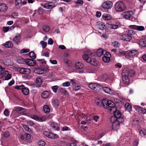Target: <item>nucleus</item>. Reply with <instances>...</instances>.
Returning a JSON list of instances; mask_svg holds the SVG:
<instances>
[{
  "instance_id": "nucleus-22",
  "label": "nucleus",
  "mask_w": 146,
  "mask_h": 146,
  "mask_svg": "<svg viewBox=\"0 0 146 146\" xmlns=\"http://www.w3.org/2000/svg\"><path fill=\"white\" fill-rule=\"evenodd\" d=\"M51 126L54 130H59V127L57 123L53 122L50 125Z\"/></svg>"
},
{
  "instance_id": "nucleus-47",
  "label": "nucleus",
  "mask_w": 146,
  "mask_h": 146,
  "mask_svg": "<svg viewBox=\"0 0 146 146\" xmlns=\"http://www.w3.org/2000/svg\"><path fill=\"white\" fill-rule=\"evenodd\" d=\"M46 118L45 116H42L41 117H38V121H44L46 120Z\"/></svg>"
},
{
  "instance_id": "nucleus-32",
  "label": "nucleus",
  "mask_w": 146,
  "mask_h": 146,
  "mask_svg": "<svg viewBox=\"0 0 146 146\" xmlns=\"http://www.w3.org/2000/svg\"><path fill=\"white\" fill-rule=\"evenodd\" d=\"M4 45L5 47L8 48L11 47L13 46L12 42L10 41L7 42L4 44Z\"/></svg>"
},
{
  "instance_id": "nucleus-14",
  "label": "nucleus",
  "mask_w": 146,
  "mask_h": 146,
  "mask_svg": "<svg viewBox=\"0 0 146 146\" xmlns=\"http://www.w3.org/2000/svg\"><path fill=\"white\" fill-rule=\"evenodd\" d=\"M43 6L46 9H50L54 7L55 5L54 3L50 2L44 4Z\"/></svg>"
},
{
  "instance_id": "nucleus-18",
  "label": "nucleus",
  "mask_w": 146,
  "mask_h": 146,
  "mask_svg": "<svg viewBox=\"0 0 146 146\" xmlns=\"http://www.w3.org/2000/svg\"><path fill=\"white\" fill-rule=\"evenodd\" d=\"M85 61L94 66H96L97 64V61L96 60L94 59H91V58H89L88 59Z\"/></svg>"
},
{
  "instance_id": "nucleus-50",
  "label": "nucleus",
  "mask_w": 146,
  "mask_h": 146,
  "mask_svg": "<svg viewBox=\"0 0 146 146\" xmlns=\"http://www.w3.org/2000/svg\"><path fill=\"white\" fill-rule=\"evenodd\" d=\"M12 114L14 117H17L19 116V114L15 111L14 110L13 111Z\"/></svg>"
},
{
  "instance_id": "nucleus-7",
  "label": "nucleus",
  "mask_w": 146,
  "mask_h": 146,
  "mask_svg": "<svg viewBox=\"0 0 146 146\" xmlns=\"http://www.w3.org/2000/svg\"><path fill=\"white\" fill-rule=\"evenodd\" d=\"M112 111L113 113L114 116L112 117H114L115 120H118L123 119V118L121 117V114L120 111L116 110L115 111Z\"/></svg>"
},
{
  "instance_id": "nucleus-19",
  "label": "nucleus",
  "mask_w": 146,
  "mask_h": 146,
  "mask_svg": "<svg viewBox=\"0 0 146 146\" xmlns=\"http://www.w3.org/2000/svg\"><path fill=\"white\" fill-rule=\"evenodd\" d=\"M7 6L5 4L0 3V11H5L7 10Z\"/></svg>"
},
{
  "instance_id": "nucleus-8",
  "label": "nucleus",
  "mask_w": 146,
  "mask_h": 146,
  "mask_svg": "<svg viewBox=\"0 0 146 146\" xmlns=\"http://www.w3.org/2000/svg\"><path fill=\"white\" fill-rule=\"evenodd\" d=\"M14 110L19 114H23L25 111V109L24 108L17 106L15 107Z\"/></svg>"
},
{
  "instance_id": "nucleus-4",
  "label": "nucleus",
  "mask_w": 146,
  "mask_h": 146,
  "mask_svg": "<svg viewBox=\"0 0 146 146\" xmlns=\"http://www.w3.org/2000/svg\"><path fill=\"white\" fill-rule=\"evenodd\" d=\"M113 3L110 1H107L104 2L101 5V7L105 9H110L112 7Z\"/></svg>"
},
{
  "instance_id": "nucleus-29",
  "label": "nucleus",
  "mask_w": 146,
  "mask_h": 146,
  "mask_svg": "<svg viewBox=\"0 0 146 146\" xmlns=\"http://www.w3.org/2000/svg\"><path fill=\"white\" fill-rule=\"evenodd\" d=\"M58 90L60 92L63 93L65 95H68L69 94L67 91H66L65 89L62 88H60Z\"/></svg>"
},
{
  "instance_id": "nucleus-59",
  "label": "nucleus",
  "mask_w": 146,
  "mask_h": 146,
  "mask_svg": "<svg viewBox=\"0 0 146 146\" xmlns=\"http://www.w3.org/2000/svg\"><path fill=\"white\" fill-rule=\"evenodd\" d=\"M9 29L10 28L9 27H4L3 28V30L4 32L6 33L9 31Z\"/></svg>"
},
{
  "instance_id": "nucleus-11",
  "label": "nucleus",
  "mask_w": 146,
  "mask_h": 146,
  "mask_svg": "<svg viewBox=\"0 0 146 146\" xmlns=\"http://www.w3.org/2000/svg\"><path fill=\"white\" fill-rule=\"evenodd\" d=\"M21 35L20 34H18L13 38L14 42L16 44H18L20 42Z\"/></svg>"
},
{
  "instance_id": "nucleus-39",
  "label": "nucleus",
  "mask_w": 146,
  "mask_h": 146,
  "mask_svg": "<svg viewBox=\"0 0 146 146\" xmlns=\"http://www.w3.org/2000/svg\"><path fill=\"white\" fill-rule=\"evenodd\" d=\"M103 61L105 62H108L110 60V57L104 56L102 58Z\"/></svg>"
},
{
  "instance_id": "nucleus-45",
  "label": "nucleus",
  "mask_w": 146,
  "mask_h": 146,
  "mask_svg": "<svg viewBox=\"0 0 146 146\" xmlns=\"http://www.w3.org/2000/svg\"><path fill=\"white\" fill-rule=\"evenodd\" d=\"M25 86L23 85L21 86H17L14 87L17 90H23Z\"/></svg>"
},
{
  "instance_id": "nucleus-20",
  "label": "nucleus",
  "mask_w": 146,
  "mask_h": 146,
  "mask_svg": "<svg viewBox=\"0 0 146 146\" xmlns=\"http://www.w3.org/2000/svg\"><path fill=\"white\" fill-rule=\"evenodd\" d=\"M106 52V50L102 49L100 48L97 50L96 52V55L99 57H101L102 55H103L104 52Z\"/></svg>"
},
{
  "instance_id": "nucleus-61",
  "label": "nucleus",
  "mask_w": 146,
  "mask_h": 146,
  "mask_svg": "<svg viewBox=\"0 0 146 146\" xmlns=\"http://www.w3.org/2000/svg\"><path fill=\"white\" fill-rule=\"evenodd\" d=\"M4 115L6 116H8L9 114V112L8 109H6L4 112Z\"/></svg>"
},
{
  "instance_id": "nucleus-56",
  "label": "nucleus",
  "mask_w": 146,
  "mask_h": 146,
  "mask_svg": "<svg viewBox=\"0 0 146 146\" xmlns=\"http://www.w3.org/2000/svg\"><path fill=\"white\" fill-rule=\"evenodd\" d=\"M108 78V76L106 74H104L102 76V79L103 81H106Z\"/></svg>"
},
{
  "instance_id": "nucleus-24",
  "label": "nucleus",
  "mask_w": 146,
  "mask_h": 146,
  "mask_svg": "<svg viewBox=\"0 0 146 146\" xmlns=\"http://www.w3.org/2000/svg\"><path fill=\"white\" fill-rule=\"evenodd\" d=\"M102 88L103 91L106 93L110 94H112V90L110 88L107 87H104Z\"/></svg>"
},
{
  "instance_id": "nucleus-46",
  "label": "nucleus",
  "mask_w": 146,
  "mask_h": 146,
  "mask_svg": "<svg viewBox=\"0 0 146 146\" xmlns=\"http://www.w3.org/2000/svg\"><path fill=\"white\" fill-rule=\"evenodd\" d=\"M96 103L98 106H102L101 101L99 99H97L96 100Z\"/></svg>"
},
{
  "instance_id": "nucleus-10",
  "label": "nucleus",
  "mask_w": 146,
  "mask_h": 146,
  "mask_svg": "<svg viewBox=\"0 0 146 146\" xmlns=\"http://www.w3.org/2000/svg\"><path fill=\"white\" fill-rule=\"evenodd\" d=\"M131 12L130 11H126L123 13V17L126 19L132 20V16L130 14Z\"/></svg>"
},
{
  "instance_id": "nucleus-51",
  "label": "nucleus",
  "mask_w": 146,
  "mask_h": 146,
  "mask_svg": "<svg viewBox=\"0 0 146 146\" xmlns=\"http://www.w3.org/2000/svg\"><path fill=\"white\" fill-rule=\"evenodd\" d=\"M103 55H104V56H106V57H111V55L110 54V53L108 52H107L106 50V52H104Z\"/></svg>"
},
{
  "instance_id": "nucleus-21",
  "label": "nucleus",
  "mask_w": 146,
  "mask_h": 146,
  "mask_svg": "<svg viewBox=\"0 0 146 146\" xmlns=\"http://www.w3.org/2000/svg\"><path fill=\"white\" fill-rule=\"evenodd\" d=\"M108 102L107 99H103L101 101L102 106H103L104 108H107Z\"/></svg>"
},
{
  "instance_id": "nucleus-57",
  "label": "nucleus",
  "mask_w": 146,
  "mask_h": 146,
  "mask_svg": "<svg viewBox=\"0 0 146 146\" xmlns=\"http://www.w3.org/2000/svg\"><path fill=\"white\" fill-rule=\"evenodd\" d=\"M12 77V76L11 74H8L7 76H5V80H8L10 79Z\"/></svg>"
},
{
  "instance_id": "nucleus-44",
  "label": "nucleus",
  "mask_w": 146,
  "mask_h": 146,
  "mask_svg": "<svg viewBox=\"0 0 146 146\" xmlns=\"http://www.w3.org/2000/svg\"><path fill=\"white\" fill-rule=\"evenodd\" d=\"M31 137V135L29 133H26L25 134V139L26 140H29Z\"/></svg>"
},
{
  "instance_id": "nucleus-27",
  "label": "nucleus",
  "mask_w": 146,
  "mask_h": 146,
  "mask_svg": "<svg viewBox=\"0 0 146 146\" xmlns=\"http://www.w3.org/2000/svg\"><path fill=\"white\" fill-rule=\"evenodd\" d=\"M42 83V80L40 77H38L36 79V85L39 86Z\"/></svg>"
},
{
  "instance_id": "nucleus-6",
  "label": "nucleus",
  "mask_w": 146,
  "mask_h": 146,
  "mask_svg": "<svg viewBox=\"0 0 146 146\" xmlns=\"http://www.w3.org/2000/svg\"><path fill=\"white\" fill-rule=\"evenodd\" d=\"M89 87L92 90L95 91H99L101 88V86L97 83H91L88 85Z\"/></svg>"
},
{
  "instance_id": "nucleus-62",
  "label": "nucleus",
  "mask_w": 146,
  "mask_h": 146,
  "mask_svg": "<svg viewBox=\"0 0 146 146\" xmlns=\"http://www.w3.org/2000/svg\"><path fill=\"white\" fill-rule=\"evenodd\" d=\"M38 117L37 115H33V116L31 115V118H32L37 121L38 120Z\"/></svg>"
},
{
  "instance_id": "nucleus-60",
  "label": "nucleus",
  "mask_w": 146,
  "mask_h": 146,
  "mask_svg": "<svg viewBox=\"0 0 146 146\" xmlns=\"http://www.w3.org/2000/svg\"><path fill=\"white\" fill-rule=\"evenodd\" d=\"M110 26L111 29H116L118 27V26L116 25H111Z\"/></svg>"
},
{
  "instance_id": "nucleus-55",
  "label": "nucleus",
  "mask_w": 146,
  "mask_h": 146,
  "mask_svg": "<svg viewBox=\"0 0 146 146\" xmlns=\"http://www.w3.org/2000/svg\"><path fill=\"white\" fill-rule=\"evenodd\" d=\"M45 144V143L42 140L40 141L38 143V145L41 146H44Z\"/></svg>"
},
{
  "instance_id": "nucleus-54",
  "label": "nucleus",
  "mask_w": 146,
  "mask_h": 146,
  "mask_svg": "<svg viewBox=\"0 0 146 146\" xmlns=\"http://www.w3.org/2000/svg\"><path fill=\"white\" fill-rule=\"evenodd\" d=\"M62 85L63 87H68L70 85V83L69 82H66L63 83Z\"/></svg>"
},
{
  "instance_id": "nucleus-34",
  "label": "nucleus",
  "mask_w": 146,
  "mask_h": 146,
  "mask_svg": "<svg viewBox=\"0 0 146 146\" xmlns=\"http://www.w3.org/2000/svg\"><path fill=\"white\" fill-rule=\"evenodd\" d=\"M43 109L44 112L46 113H48L50 112V108L47 105H44V106Z\"/></svg>"
},
{
  "instance_id": "nucleus-43",
  "label": "nucleus",
  "mask_w": 146,
  "mask_h": 146,
  "mask_svg": "<svg viewBox=\"0 0 146 146\" xmlns=\"http://www.w3.org/2000/svg\"><path fill=\"white\" fill-rule=\"evenodd\" d=\"M37 61L39 63L42 64H46V62L44 59H37Z\"/></svg>"
},
{
  "instance_id": "nucleus-28",
  "label": "nucleus",
  "mask_w": 146,
  "mask_h": 146,
  "mask_svg": "<svg viewBox=\"0 0 146 146\" xmlns=\"http://www.w3.org/2000/svg\"><path fill=\"white\" fill-rule=\"evenodd\" d=\"M49 96V94L47 91L43 92L41 94V97L43 98H46Z\"/></svg>"
},
{
  "instance_id": "nucleus-31",
  "label": "nucleus",
  "mask_w": 146,
  "mask_h": 146,
  "mask_svg": "<svg viewBox=\"0 0 146 146\" xmlns=\"http://www.w3.org/2000/svg\"><path fill=\"white\" fill-rule=\"evenodd\" d=\"M137 53V51L136 50H132L128 53V55L130 57H132L135 56Z\"/></svg>"
},
{
  "instance_id": "nucleus-5",
  "label": "nucleus",
  "mask_w": 146,
  "mask_h": 146,
  "mask_svg": "<svg viewBox=\"0 0 146 146\" xmlns=\"http://www.w3.org/2000/svg\"><path fill=\"white\" fill-rule=\"evenodd\" d=\"M115 103L111 101H109L107 105V108L110 112H112V111H115L116 110V108L115 107Z\"/></svg>"
},
{
  "instance_id": "nucleus-25",
  "label": "nucleus",
  "mask_w": 146,
  "mask_h": 146,
  "mask_svg": "<svg viewBox=\"0 0 146 146\" xmlns=\"http://www.w3.org/2000/svg\"><path fill=\"white\" fill-rule=\"evenodd\" d=\"M75 67L76 69H80L83 68V65L81 62H78L75 64Z\"/></svg>"
},
{
  "instance_id": "nucleus-9",
  "label": "nucleus",
  "mask_w": 146,
  "mask_h": 146,
  "mask_svg": "<svg viewBox=\"0 0 146 146\" xmlns=\"http://www.w3.org/2000/svg\"><path fill=\"white\" fill-rule=\"evenodd\" d=\"M85 54L83 55V59L85 60L88 59L89 58H90L88 56L91 55L92 53L91 52L88 50H86L84 52Z\"/></svg>"
},
{
  "instance_id": "nucleus-38",
  "label": "nucleus",
  "mask_w": 146,
  "mask_h": 146,
  "mask_svg": "<svg viewBox=\"0 0 146 146\" xmlns=\"http://www.w3.org/2000/svg\"><path fill=\"white\" fill-rule=\"evenodd\" d=\"M50 27L47 25H45L43 26L42 29L45 32H48L50 30Z\"/></svg>"
},
{
  "instance_id": "nucleus-64",
  "label": "nucleus",
  "mask_w": 146,
  "mask_h": 146,
  "mask_svg": "<svg viewBox=\"0 0 146 146\" xmlns=\"http://www.w3.org/2000/svg\"><path fill=\"white\" fill-rule=\"evenodd\" d=\"M22 2V1L21 0H16L15 3V5H18L19 3L21 4Z\"/></svg>"
},
{
  "instance_id": "nucleus-48",
  "label": "nucleus",
  "mask_w": 146,
  "mask_h": 146,
  "mask_svg": "<svg viewBox=\"0 0 146 146\" xmlns=\"http://www.w3.org/2000/svg\"><path fill=\"white\" fill-rule=\"evenodd\" d=\"M58 88V86H53L52 87V89L53 91L54 92L56 93L57 92V89Z\"/></svg>"
},
{
  "instance_id": "nucleus-53",
  "label": "nucleus",
  "mask_w": 146,
  "mask_h": 146,
  "mask_svg": "<svg viewBox=\"0 0 146 146\" xmlns=\"http://www.w3.org/2000/svg\"><path fill=\"white\" fill-rule=\"evenodd\" d=\"M40 43L42 45L43 48H45L46 46L47 43L46 42H44L43 41H41L40 42Z\"/></svg>"
},
{
  "instance_id": "nucleus-35",
  "label": "nucleus",
  "mask_w": 146,
  "mask_h": 146,
  "mask_svg": "<svg viewBox=\"0 0 146 146\" xmlns=\"http://www.w3.org/2000/svg\"><path fill=\"white\" fill-rule=\"evenodd\" d=\"M126 109L128 111L131 110V106L129 103H126L125 105Z\"/></svg>"
},
{
  "instance_id": "nucleus-12",
  "label": "nucleus",
  "mask_w": 146,
  "mask_h": 146,
  "mask_svg": "<svg viewBox=\"0 0 146 146\" xmlns=\"http://www.w3.org/2000/svg\"><path fill=\"white\" fill-rule=\"evenodd\" d=\"M135 109L139 113L143 114L146 113V109L143 108L139 106H137L135 107Z\"/></svg>"
},
{
  "instance_id": "nucleus-42",
  "label": "nucleus",
  "mask_w": 146,
  "mask_h": 146,
  "mask_svg": "<svg viewBox=\"0 0 146 146\" xmlns=\"http://www.w3.org/2000/svg\"><path fill=\"white\" fill-rule=\"evenodd\" d=\"M23 127L26 131L30 133L32 132L31 129L27 125H23Z\"/></svg>"
},
{
  "instance_id": "nucleus-1",
  "label": "nucleus",
  "mask_w": 146,
  "mask_h": 146,
  "mask_svg": "<svg viewBox=\"0 0 146 146\" xmlns=\"http://www.w3.org/2000/svg\"><path fill=\"white\" fill-rule=\"evenodd\" d=\"M114 117H111L110 118V121L112 123V128L114 130L118 129L119 127L120 123H122L124 121V119L122 120H115Z\"/></svg>"
},
{
  "instance_id": "nucleus-52",
  "label": "nucleus",
  "mask_w": 146,
  "mask_h": 146,
  "mask_svg": "<svg viewBox=\"0 0 146 146\" xmlns=\"http://www.w3.org/2000/svg\"><path fill=\"white\" fill-rule=\"evenodd\" d=\"M103 55H104V56H106V57H111V55L110 54V53L108 52H107L106 50V52H104Z\"/></svg>"
},
{
  "instance_id": "nucleus-26",
  "label": "nucleus",
  "mask_w": 146,
  "mask_h": 146,
  "mask_svg": "<svg viewBox=\"0 0 146 146\" xmlns=\"http://www.w3.org/2000/svg\"><path fill=\"white\" fill-rule=\"evenodd\" d=\"M139 45L143 47L146 46V40L145 39L140 40L139 42Z\"/></svg>"
},
{
  "instance_id": "nucleus-58",
  "label": "nucleus",
  "mask_w": 146,
  "mask_h": 146,
  "mask_svg": "<svg viewBox=\"0 0 146 146\" xmlns=\"http://www.w3.org/2000/svg\"><path fill=\"white\" fill-rule=\"evenodd\" d=\"M83 3V1L82 0H77L76 2V4L80 5H82Z\"/></svg>"
},
{
  "instance_id": "nucleus-63",
  "label": "nucleus",
  "mask_w": 146,
  "mask_h": 146,
  "mask_svg": "<svg viewBox=\"0 0 146 146\" xmlns=\"http://www.w3.org/2000/svg\"><path fill=\"white\" fill-rule=\"evenodd\" d=\"M4 136L5 137H7L10 135L9 133L8 132H5L4 134Z\"/></svg>"
},
{
  "instance_id": "nucleus-30",
  "label": "nucleus",
  "mask_w": 146,
  "mask_h": 146,
  "mask_svg": "<svg viewBox=\"0 0 146 146\" xmlns=\"http://www.w3.org/2000/svg\"><path fill=\"white\" fill-rule=\"evenodd\" d=\"M103 18L104 20H110L111 19V17L110 15L107 14H105L103 15Z\"/></svg>"
},
{
  "instance_id": "nucleus-23",
  "label": "nucleus",
  "mask_w": 146,
  "mask_h": 146,
  "mask_svg": "<svg viewBox=\"0 0 146 146\" xmlns=\"http://www.w3.org/2000/svg\"><path fill=\"white\" fill-rule=\"evenodd\" d=\"M35 73L39 74H43L44 73V69L40 68H36L34 70Z\"/></svg>"
},
{
  "instance_id": "nucleus-16",
  "label": "nucleus",
  "mask_w": 146,
  "mask_h": 146,
  "mask_svg": "<svg viewBox=\"0 0 146 146\" xmlns=\"http://www.w3.org/2000/svg\"><path fill=\"white\" fill-rule=\"evenodd\" d=\"M121 39L124 40L129 41L132 39V37L127 34H124L121 36Z\"/></svg>"
},
{
  "instance_id": "nucleus-2",
  "label": "nucleus",
  "mask_w": 146,
  "mask_h": 146,
  "mask_svg": "<svg viewBox=\"0 0 146 146\" xmlns=\"http://www.w3.org/2000/svg\"><path fill=\"white\" fill-rule=\"evenodd\" d=\"M115 8L117 12H122L126 9V6L122 2L119 1L116 2L115 5Z\"/></svg>"
},
{
  "instance_id": "nucleus-41",
  "label": "nucleus",
  "mask_w": 146,
  "mask_h": 146,
  "mask_svg": "<svg viewBox=\"0 0 146 146\" xmlns=\"http://www.w3.org/2000/svg\"><path fill=\"white\" fill-rule=\"evenodd\" d=\"M122 81L124 84H128L130 82L129 78L125 79L124 78H122Z\"/></svg>"
},
{
  "instance_id": "nucleus-15",
  "label": "nucleus",
  "mask_w": 146,
  "mask_h": 146,
  "mask_svg": "<svg viewBox=\"0 0 146 146\" xmlns=\"http://www.w3.org/2000/svg\"><path fill=\"white\" fill-rule=\"evenodd\" d=\"M25 62L27 65L31 66H35L36 63V62L33 60L28 59L26 60Z\"/></svg>"
},
{
  "instance_id": "nucleus-33",
  "label": "nucleus",
  "mask_w": 146,
  "mask_h": 146,
  "mask_svg": "<svg viewBox=\"0 0 146 146\" xmlns=\"http://www.w3.org/2000/svg\"><path fill=\"white\" fill-rule=\"evenodd\" d=\"M23 93L25 95H27L29 93V89L27 88H25L22 90Z\"/></svg>"
},
{
  "instance_id": "nucleus-17",
  "label": "nucleus",
  "mask_w": 146,
  "mask_h": 146,
  "mask_svg": "<svg viewBox=\"0 0 146 146\" xmlns=\"http://www.w3.org/2000/svg\"><path fill=\"white\" fill-rule=\"evenodd\" d=\"M97 27L99 29L103 30L105 29L106 27L104 24L101 22H97Z\"/></svg>"
},
{
  "instance_id": "nucleus-36",
  "label": "nucleus",
  "mask_w": 146,
  "mask_h": 146,
  "mask_svg": "<svg viewBox=\"0 0 146 146\" xmlns=\"http://www.w3.org/2000/svg\"><path fill=\"white\" fill-rule=\"evenodd\" d=\"M29 56L30 57L33 59H34L36 57V54L33 51H31L29 53Z\"/></svg>"
},
{
  "instance_id": "nucleus-40",
  "label": "nucleus",
  "mask_w": 146,
  "mask_h": 146,
  "mask_svg": "<svg viewBox=\"0 0 146 146\" xmlns=\"http://www.w3.org/2000/svg\"><path fill=\"white\" fill-rule=\"evenodd\" d=\"M48 137L51 138H58V136L56 134H53L52 133H50Z\"/></svg>"
},
{
  "instance_id": "nucleus-13",
  "label": "nucleus",
  "mask_w": 146,
  "mask_h": 146,
  "mask_svg": "<svg viewBox=\"0 0 146 146\" xmlns=\"http://www.w3.org/2000/svg\"><path fill=\"white\" fill-rule=\"evenodd\" d=\"M19 72L22 74H27L30 72V70L28 68H22L19 70Z\"/></svg>"
},
{
  "instance_id": "nucleus-3",
  "label": "nucleus",
  "mask_w": 146,
  "mask_h": 146,
  "mask_svg": "<svg viewBox=\"0 0 146 146\" xmlns=\"http://www.w3.org/2000/svg\"><path fill=\"white\" fill-rule=\"evenodd\" d=\"M135 74V72L133 70H124L121 73L122 78H129V77L133 76Z\"/></svg>"
},
{
  "instance_id": "nucleus-49",
  "label": "nucleus",
  "mask_w": 146,
  "mask_h": 146,
  "mask_svg": "<svg viewBox=\"0 0 146 146\" xmlns=\"http://www.w3.org/2000/svg\"><path fill=\"white\" fill-rule=\"evenodd\" d=\"M136 30L139 31H142L144 30L145 28L143 26H137Z\"/></svg>"
},
{
  "instance_id": "nucleus-37",
  "label": "nucleus",
  "mask_w": 146,
  "mask_h": 146,
  "mask_svg": "<svg viewBox=\"0 0 146 146\" xmlns=\"http://www.w3.org/2000/svg\"><path fill=\"white\" fill-rule=\"evenodd\" d=\"M53 105L54 107H57L59 105L58 101L57 100H54L53 102Z\"/></svg>"
}]
</instances>
